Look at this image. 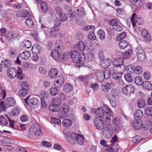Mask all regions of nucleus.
<instances>
[{"instance_id": "62", "label": "nucleus", "mask_w": 152, "mask_h": 152, "mask_svg": "<svg viewBox=\"0 0 152 152\" xmlns=\"http://www.w3.org/2000/svg\"><path fill=\"white\" fill-rule=\"evenodd\" d=\"M12 37L11 41L13 42L15 40L19 38L18 34L15 31H12Z\"/></svg>"}, {"instance_id": "33", "label": "nucleus", "mask_w": 152, "mask_h": 152, "mask_svg": "<svg viewBox=\"0 0 152 152\" xmlns=\"http://www.w3.org/2000/svg\"><path fill=\"white\" fill-rule=\"evenodd\" d=\"M135 69V66L132 64L127 66L125 69V70L128 73L132 74H133L134 73Z\"/></svg>"}, {"instance_id": "22", "label": "nucleus", "mask_w": 152, "mask_h": 152, "mask_svg": "<svg viewBox=\"0 0 152 152\" xmlns=\"http://www.w3.org/2000/svg\"><path fill=\"white\" fill-rule=\"evenodd\" d=\"M17 50L13 48L10 50L8 52V55L10 58L13 59L15 58L17 55Z\"/></svg>"}, {"instance_id": "42", "label": "nucleus", "mask_w": 152, "mask_h": 152, "mask_svg": "<svg viewBox=\"0 0 152 152\" xmlns=\"http://www.w3.org/2000/svg\"><path fill=\"white\" fill-rule=\"evenodd\" d=\"M114 62L115 66H119L124 65V61L121 58H117L114 60Z\"/></svg>"}, {"instance_id": "27", "label": "nucleus", "mask_w": 152, "mask_h": 152, "mask_svg": "<svg viewBox=\"0 0 152 152\" xmlns=\"http://www.w3.org/2000/svg\"><path fill=\"white\" fill-rule=\"evenodd\" d=\"M2 115H0V124L6 126L8 123V119Z\"/></svg>"}, {"instance_id": "46", "label": "nucleus", "mask_w": 152, "mask_h": 152, "mask_svg": "<svg viewBox=\"0 0 152 152\" xmlns=\"http://www.w3.org/2000/svg\"><path fill=\"white\" fill-rule=\"evenodd\" d=\"M118 45L121 49H124L128 46V43L127 41L122 40L119 43Z\"/></svg>"}, {"instance_id": "47", "label": "nucleus", "mask_w": 152, "mask_h": 152, "mask_svg": "<svg viewBox=\"0 0 152 152\" xmlns=\"http://www.w3.org/2000/svg\"><path fill=\"white\" fill-rule=\"evenodd\" d=\"M120 22L116 18H113L109 21V24L113 27V28L117 25L119 24Z\"/></svg>"}, {"instance_id": "20", "label": "nucleus", "mask_w": 152, "mask_h": 152, "mask_svg": "<svg viewBox=\"0 0 152 152\" xmlns=\"http://www.w3.org/2000/svg\"><path fill=\"white\" fill-rule=\"evenodd\" d=\"M61 54H59L58 51L53 49L51 52L50 56L55 60L60 59Z\"/></svg>"}, {"instance_id": "48", "label": "nucleus", "mask_w": 152, "mask_h": 152, "mask_svg": "<svg viewBox=\"0 0 152 152\" xmlns=\"http://www.w3.org/2000/svg\"><path fill=\"white\" fill-rule=\"evenodd\" d=\"M55 46L56 49H60L62 50L63 49V43L61 40L57 41L55 43Z\"/></svg>"}, {"instance_id": "13", "label": "nucleus", "mask_w": 152, "mask_h": 152, "mask_svg": "<svg viewBox=\"0 0 152 152\" xmlns=\"http://www.w3.org/2000/svg\"><path fill=\"white\" fill-rule=\"evenodd\" d=\"M143 123L142 121L139 120H134L132 124V126L135 129L138 130L142 128Z\"/></svg>"}, {"instance_id": "32", "label": "nucleus", "mask_w": 152, "mask_h": 152, "mask_svg": "<svg viewBox=\"0 0 152 152\" xmlns=\"http://www.w3.org/2000/svg\"><path fill=\"white\" fill-rule=\"evenodd\" d=\"M20 56L21 58L26 60L28 59L31 56L30 53L27 51H25L20 54Z\"/></svg>"}, {"instance_id": "50", "label": "nucleus", "mask_w": 152, "mask_h": 152, "mask_svg": "<svg viewBox=\"0 0 152 152\" xmlns=\"http://www.w3.org/2000/svg\"><path fill=\"white\" fill-rule=\"evenodd\" d=\"M71 57V53H63L62 55H61L60 60L63 61H65L66 59L69 58Z\"/></svg>"}, {"instance_id": "43", "label": "nucleus", "mask_w": 152, "mask_h": 152, "mask_svg": "<svg viewBox=\"0 0 152 152\" xmlns=\"http://www.w3.org/2000/svg\"><path fill=\"white\" fill-rule=\"evenodd\" d=\"M48 109L50 111L54 112L58 111L60 109V107L56 106L52 103L49 106Z\"/></svg>"}, {"instance_id": "24", "label": "nucleus", "mask_w": 152, "mask_h": 152, "mask_svg": "<svg viewBox=\"0 0 152 152\" xmlns=\"http://www.w3.org/2000/svg\"><path fill=\"white\" fill-rule=\"evenodd\" d=\"M72 86L69 84H66L64 85L63 90L64 91L67 93L71 92L73 90Z\"/></svg>"}, {"instance_id": "44", "label": "nucleus", "mask_w": 152, "mask_h": 152, "mask_svg": "<svg viewBox=\"0 0 152 152\" xmlns=\"http://www.w3.org/2000/svg\"><path fill=\"white\" fill-rule=\"evenodd\" d=\"M76 48L81 51H84L85 48L84 43L82 41H80L76 45Z\"/></svg>"}, {"instance_id": "3", "label": "nucleus", "mask_w": 152, "mask_h": 152, "mask_svg": "<svg viewBox=\"0 0 152 152\" xmlns=\"http://www.w3.org/2000/svg\"><path fill=\"white\" fill-rule=\"evenodd\" d=\"M104 112L109 113L110 115L112 113L111 110L107 105H105L102 107L98 108L96 110L95 113L99 117H101L103 115Z\"/></svg>"}, {"instance_id": "51", "label": "nucleus", "mask_w": 152, "mask_h": 152, "mask_svg": "<svg viewBox=\"0 0 152 152\" xmlns=\"http://www.w3.org/2000/svg\"><path fill=\"white\" fill-rule=\"evenodd\" d=\"M111 95L110 96L112 97L115 98L119 94V91L116 88H113L111 89Z\"/></svg>"}, {"instance_id": "34", "label": "nucleus", "mask_w": 152, "mask_h": 152, "mask_svg": "<svg viewBox=\"0 0 152 152\" xmlns=\"http://www.w3.org/2000/svg\"><path fill=\"white\" fill-rule=\"evenodd\" d=\"M102 133L103 135L106 137H111V132L109 128L107 127H104V129L102 131Z\"/></svg>"}, {"instance_id": "56", "label": "nucleus", "mask_w": 152, "mask_h": 152, "mask_svg": "<svg viewBox=\"0 0 152 152\" xmlns=\"http://www.w3.org/2000/svg\"><path fill=\"white\" fill-rule=\"evenodd\" d=\"M22 44L26 48H29L31 45V42L29 40H25L22 42Z\"/></svg>"}, {"instance_id": "45", "label": "nucleus", "mask_w": 152, "mask_h": 152, "mask_svg": "<svg viewBox=\"0 0 152 152\" xmlns=\"http://www.w3.org/2000/svg\"><path fill=\"white\" fill-rule=\"evenodd\" d=\"M26 26L29 28H33L34 26V23L31 18H28L25 21Z\"/></svg>"}, {"instance_id": "31", "label": "nucleus", "mask_w": 152, "mask_h": 152, "mask_svg": "<svg viewBox=\"0 0 152 152\" xmlns=\"http://www.w3.org/2000/svg\"><path fill=\"white\" fill-rule=\"evenodd\" d=\"M143 88L147 90L152 89V84L149 81H145L142 85Z\"/></svg>"}, {"instance_id": "53", "label": "nucleus", "mask_w": 152, "mask_h": 152, "mask_svg": "<svg viewBox=\"0 0 152 152\" xmlns=\"http://www.w3.org/2000/svg\"><path fill=\"white\" fill-rule=\"evenodd\" d=\"M52 103L56 106L60 107L61 104V102L60 99L58 98H55L53 99Z\"/></svg>"}, {"instance_id": "61", "label": "nucleus", "mask_w": 152, "mask_h": 152, "mask_svg": "<svg viewBox=\"0 0 152 152\" xmlns=\"http://www.w3.org/2000/svg\"><path fill=\"white\" fill-rule=\"evenodd\" d=\"M124 77L126 81L128 83H131L133 81L132 76L129 74H125L124 75Z\"/></svg>"}, {"instance_id": "8", "label": "nucleus", "mask_w": 152, "mask_h": 152, "mask_svg": "<svg viewBox=\"0 0 152 152\" xmlns=\"http://www.w3.org/2000/svg\"><path fill=\"white\" fill-rule=\"evenodd\" d=\"M111 60L109 58L104 59L101 61L99 62L100 66L103 68H108L109 67L110 68H112Z\"/></svg>"}, {"instance_id": "59", "label": "nucleus", "mask_w": 152, "mask_h": 152, "mask_svg": "<svg viewBox=\"0 0 152 152\" xmlns=\"http://www.w3.org/2000/svg\"><path fill=\"white\" fill-rule=\"evenodd\" d=\"M145 112L147 115L152 116V107H146L145 109Z\"/></svg>"}, {"instance_id": "11", "label": "nucleus", "mask_w": 152, "mask_h": 152, "mask_svg": "<svg viewBox=\"0 0 152 152\" xmlns=\"http://www.w3.org/2000/svg\"><path fill=\"white\" fill-rule=\"evenodd\" d=\"M39 100L36 98L30 99L28 102V105L32 108H35L37 107L39 104Z\"/></svg>"}, {"instance_id": "58", "label": "nucleus", "mask_w": 152, "mask_h": 152, "mask_svg": "<svg viewBox=\"0 0 152 152\" xmlns=\"http://www.w3.org/2000/svg\"><path fill=\"white\" fill-rule=\"evenodd\" d=\"M62 111L66 112L67 113L69 111L70 108L69 105L66 103H64L62 105L61 107Z\"/></svg>"}, {"instance_id": "63", "label": "nucleus", "mask_w": 152, "mask_h": 152, "mask_svg": "<svg viewBox=\"0 0 152 152\" xmlns=\"http://www.w3.org/2000/svg\"><path fill=\"white\" fill-rule=\"evenodd\" d=\"M61 20L62 22L66 21L67 19V15L64 13H62L60 15H58Z\"/></svg>"}, {"instance_id": "29", "label": "nucleus", "mask_w": 152, "mask_h": 152, "mask_svg": "<svg viewBox=\"0 0 152 152\" xmlns=\"http://www.w3.org/2000/svg\"><path fill=\"white\" fill-rule=\"evenodd\" d=\"M1 64L3 67L7 68L11 66L12 65V62L10 59H4L2 61Z\"/></svg>"}, {"instance_id": "28", "label": "nucleus", "mask_w": 152, "mask_h": 152, "mask_svg": "<svg viewBox=\"0 0 152 152\" xmlns=\"http://www.w3.org/2000/svg\"><path fill=\"white\" fill-rule=\"evenodd\" d=\"M106 97L108 99L112 106L113 107H115L116 105V101L115 99V98L112 97V96H109L108 94H106Z\"/></svg>"}, {"instance_id": "38", "label": "nucleus", "mask_w": 152, "mask_h": 152, "mask_svg": "<svg viewBox=\"0 0 152 152\" xmlns=\"http://www.w3.org/2000/svg\"><path fill=\"white\" fill-rule=\"evenodd\" d=\"M132 53V50L131 49H129L125 51L123 54V56L125 58L127 59L131 57Z\"/></svg>"}, {"instance_id": "10", "label": "nucleus", "mask_w": 152, "mask_h": 152, "mask_svg": "<svg viewBox=\"0 0 152 152\" xmlns=\"http://www.w3.org/2000/svg\"><path fill=\"white\" fill-rule=\"evenodd\" d=\"M17 70L13 67L8 68L7 70V75L10 78L13 79L16 76Z\"/></svg>"}, {"instance_id": "12", "label": "nucleus", "mask_w": 152, "mask_h": 152, "mask_svg": "<svg viewBox=\"0 0 152 152\" xmlns=\"http://www.w3.org/2000/svg\"><path fill=\"white\" fill-rule=\"evenodd\" d=\"M141 35L144 39L147 42L151 40L150 34L146 29H143L142 30Z\"/></svg>"}, {"instance_id": "23", "label": "nucleus", "mask_w": 152, "mask_h": 152, "mask_svg": "<svg viewBox=\"0 0 152 152\" xmlns=\"http://www.w3.org/2000/svg\"><path fill=\"white\" fill-rule=\"evenodd\" d=\"M31 50L32 53L35 54L39 53L41 51V48L37 44H34L32 47Z\"/></svg>"}, {"instance_id": "30", "label": "nucleus", "mask_w": 152, "mask_h": 152, "mask_svg": "<svg viewBox=\"0 0 152 152\" xmlns=\"http://www.w3.org/2000/svg\"><path fill=\"white\" fill-rule=\"evenodd\" d=\"M143 114L142 111L140 109H138L135 112L134 117L136 119H138L140 120V119L142 117Z\"/></svg>"}, {"instance_id": "9", "label": "nucleus", "mask_w": 152, "mask_h": 152, "mask_svg": "<svg viewBox=\"0 0 152 152\" xmlns=\"http://www.w3.org/2000/svg\"><path fill=\"white\" fill-rule=\"evenodd\" d=\"M94 125L96 128L99 130H102L104 127L103 121L99 117H96L94 119Z\"/></svg>"}, {"instance_id": "19", "label": "nucleus", "mask_w": 152, "mask_h": 152, "mask_svg": "<svg viewBox=\"0 0 152 152\" xmlns=\"http://www.w3.org/2000/svg\"><path fill=\"white\" fill-rule=\"evenodd\" d=\"M103 72L98 71L96 73V77L97 80L100 82H102L104 78Z\"/></svg>"}, {"instance_id": "57", "label": "nucleus", "mask_w": 152, "mask_h": 152, "mask_svg": "<svg viewBox=\"0 0 152 152\" xmlns=\"http://www.w3.org/2000/svg\"><path fill=\"white\" fill-rule=\"evenodd\" d=\"M137 105L139 108H143L145 106V102L144 100H139L137 102Z\"/></svg>"}, {"instance_id": "15", "label": "nucleus", "mask_w": 152, "mask_h": 152, "mask_svg": "<svg viewBox=\"0 0 152 152\" xmlns=\"http://www.w3.org/2000/svg\"><path fill=\"white\" fill-rule=\"evenodd\" d=\"M115 86V84L112 82L102 84V90L104 92L108 91L110 89Z\"/></svg>"}, {"instance_id": "54", "label": "nucleus", "mask_w": 152, "mask_h": 152, "mask_svg": "<svg viewBox=\"0 0 152 152\" xmlns=\"http://www.w3.org/2000/svg\"><path fill=\"white\" fill-rule=\"evenodd\" d=\"M50 94L52 96L56 95L58 93L57 89L56 87H52L49 89Z\"/></svg>"}, {"instance_id": "52", "label": "nucleus", "mask_w": 152, "mask_h": 152, "mask_svg": "<svg viewBox=\"0 0 152 152\" xmlns=\"http://www.w3.org/2000/svg\"><path fill=\"white\" fill-rule=\"evenodd\" d=\"M97 35L100 39H103L105 38V34L104 32L101 29H100L97 33Z\"/></svg>"}, {"instance_id": "4", "label": "nucleus", "mask_w": 152, "mask_h": 152, "mask_svg": "<svg viewBox=\"0 0 152 152\" xmlns=\"http://www.w3.org/2000/svg\"><path fill=\"white\" fill-rule=\"evenodd\" d=\"M131 21L132 22L133 27H134L135 26V23L139 25L142 24L143 23V19L142 18L137 16L135 13H134L132 15Z\"/></svg>"}, {"instance_id": "37", "label": "nucleus", "mask_w": 152, "mask_h": 152, "mask_svg": "<svg viewBox=\"0 0 152 152\" xmlns=\"http://www.w3.org/2000/svg\"><path fill=\"white\" fill-rule=\"evenodd\" d=\"M40 6L42 11L44 13L46 12L48 9L46 3L45 1H42L40 4Z\"/></svg>"}, {"instance_id": "14", "label": "nucleus", "mask_w": 152, "mask_h": 152, "mask_svg": "<svg viewBox=\"0 0 152 152\" xmlns=\"http://www.w3.org/2000/svg\"><path fill=\"white\" fill-rule=\"evenodd\" d=\"M77 134L75 133H72L67 138V141L69 143L72 145H74L76 143Z\"/></svg>"}, {"instance_id": "35", "label": "nucleus", "mask_w": 152, "mask_h": 152, "mask_svg": "<svg viewBox=\"0 0 152 152\" xmlns=\"http://www.w3.org/2000/svg\"><path fill=\"white\" fill-rule=\"evenodd\" d=\"M58 28H52L50 30L51 36L54 37H56L58 35Z\"/></svg>"}, {"instance_id": "2", "label": "nucleus", "mask_w": 152, "mask_h": 152, "mask_svg": "<svg viewBox=\"0 0 152 152\" xmlns=\"http://www.w3.org/2000/svg\"><path fill=\"white\" fill-rule=\"evenodd\" d=\"M71 55L72 59L74 62L80 63L81 66H86L85 64V57L84 54L78 53L76 51H73L71 52Z\"/></svg>"}, {"instance_id": "17", "label": "nucleus", "mask_w": 152, "mask_h": 152, "mask_svg": "<svg viewBox=\"0 0 152 152\" xmlns=\"http://www.w3.org/2000/svg\"><path fill=\"white\" fill-rule=\"evenodd\" d=\"M48 74L50 78L51 79L56 78L58 74V70L56 68H52L49 70Z\"/></svg>"}, {"instance_id": "36", "label": "nucleus", "mask_w": 152, "mask_h": 152, "mask_svg": "<svg viewBox=\"0 0 152 152\" xmlns=\"http://www.w3.org/2000/svg\"><path fill=\"white\" fill-rule=\"evenodd\" d=\"M76 142L79 145H82L84 142V137L83 135L77 134Z\"/></svg>"}, {"instance_id": "16", "label": "nucleus", "mask_w": 152, "mask_h": 152, "mask_svg": "<svg viewBox=\"0 0 152 152\" xmlns=\"http://www.w3.org/2000/svg\"><path fill=\"white\" fill-rule=\"evenodd\" d=\"M64 83V78L61 75L58 76V80L54 82L55 86L58 88L61 87Z\"/></svg>"}, {"instance_id": "18", "label": "nucleus", "mask_w": 152, "mask_h": 152, "mask_svg": "<svg viewBox=\"0 0 152 152\" xmlns=\"http://www.w3.org/2000/svg\"><path fill=\"white\" fill-rule=\"evenodd\" d=\"M5 105L8 107H12L14 106L15 104V101L14 99L11 97H9L7 98L5 100Z\"/></svg>"}, {"instance_id": "40", "label": "nucleus", "mask_w": 152, "mask_h": 152, "mask_svg": "<svg viewBox=\"0 0 152 152\" xmlns=\"http://www.w3.org/2000/svg\"><path fill=\"white\" fill-rule=\"evenodd\" d=\"M142 77L140 76H137L135 77L134 81L135 83L138 86L142 85L143 82L142 80Z\"/></svg>"}, {"instance_id": "39", "label": "nucleus", "mask_w": 152, "mask_h": 152, "mask_svg": "<svg viewBox=\"0 0 152 152\" xmlns=\"http://www.w3.org/2000/svg\"><path fill=\"white\" fill-rule=\"evenodd\" d=\"M22 70L20 67H19L18 69L17 72L16 76L20 80L23 79L24 77V75L22 73Z\"/></svg>"}, {"instance_id": "7", "label": "nucleus", "mask_w": 152, "mask_h": 152, "mask_svg": "<svg viewBox=\"0 0 152 152\" xmlns=\"http://www.w3.org/2000/svg\"><path fill=\"white\" fill-rule=\"evenodd\" d=\"M112 69L113 72L114 73L121 74L125 71L126 67L124 65L119 66H115L112 64Z\"/></svg>"}, {"instance_id": "1", "label": "nucleus", "mask_w": 152, "mask_h": 152, "mask_svg": "<svg viewBox=\"0 0 152 152\" xmlns=\"http://www.w3.org/2000/svg\"><path fill=\"white\" fill-rule=\"evenodd\" d=\"M41 135V129L39 125L37 123L32 124L29 129V138L31 139L34 140L37 138V136Z\"/></svg>"}, {"instance_id": "41", "label": "nucleus", "mask_w": 152, "mask_h": 152, "mask_svg": "<svg viewBox=\"0 0 152 152\" xmlns=\"http://www.w3.org/2000/svg\"><path fill=\"white\" fill-rule=\"evenodd\" d=\"M63 125L65 127H69L72 124V121L69 119L65 118L62 121Z\"/></svg>"}, {"instance_id": "5", "label": "nucleus", "mask_w": 152, "mask_h": 152, "mask_svg": "<svg viewBox=\"0 0 152 152\" xmlns=\"http://www.w3.org/2000/svg\"><path fill=\"white\" fill-rule=\"evenodd\" d=\"M122 92L125 95H129L134 93L135 91L134 87L131 85H128L123 87Z\"/></svg>"}, {"instance_id": "60", "label": "nucleus", "mask_w": 152, "mask_h": 152, "mask_svg": "<svg viewBox=\"0 0 152 152\" xmlns=\"http://www.w3.org/2000/svg\"><path fill=\"white\" fill-rule=\"evenodd\" d=\"M6 93L4 90H3L0 87V101L4 99L6 97Z\"/></svg>"}, {"instance_id": "21", "label": "nucleus", "mask_w": 152, "mask_h": 152, "mask_svg": "<svg viewBox=\"0 0 152 152\" xmlns=\"http://www.w3.org/2000/svg\"><path fill=\"white\" fill-rule=\"evenodd\" d=\"M110 69V67H109V68L105 69L104 72H103L105 79H108L110 77L111 74V70Z\"/></svg>"}, {"instance_id": "49", "label": "nucleus", "mask_w": 152, "mask_h": 152, "mask_svg": "<svg viewBox=\"0 0 152 152\" xmlns=\"http://www.w3.org/2000/svg\"><path fill=\"white\" fill-rule=\"evenodd\" d=\"M29 90L21 89L18 91V94L21 97H24L26 96L28 94V91Z\"/></svg>"}, {"instance_id": "64", "label": "nucleus", "mask_w": 152, "mask_h": 152, "mask_svg": "<svg viewBox=\"0 0 152 152\" xmlns=\"http://www.w3.org/2000/svg\"><path fill=\"white\" fill-rule=\"evenodd\" d=\"M51 121L54 124L59 125L61 124V121L59 119L54 117H52L51 118Z\"/></svg>"}, {"instance_id": "25", "label": "nucleus", "mask_w": 152, "mask_h": 152, "mask_svg": "<svg viewBox=\"0 0 152 152\" xmlns=\"http://www.w3.org/2000/svg\"><path fill=\"white\" fill-rule=\"evenodd\" d=\"M90 75H86L84 76H80L78 77L79 80L84 83H87L90 79Z\"/></svg>"}, {"instance_id": "26", "label": "nucleus", "mask_w": 152, "mask_h": 152, "mask_svg": "<svg viewBox=\"0 0 152 152\" xmlns=\"http://www.w3.org/2000/svg\"><path fill=\"white\" fill-rule=\"evenodd\" d=\"M20 111L17 107H15L10 111V114L11 116H17L20 113Z\"/></svg>"}, {"instance_id": "6", "label": "nucleus", "mask_w": 152, "mask_h": 152, "mask_svg": "<svg viewBox=\"0 0 152 152\" xmlns=\"http://www.w3.org/2000/svg\"><path fill=\"white\" fill-rule=\"evenodd\" d=\"M137 59L141 61H144L145 59V56L144 51L140 48H137L135 50Z\"/></svg>"}, {"instance_id": "55", "label": "nucleus", "mask_w": 152, "mask_h": 152, "mask_svg": "<svg viewBox=\"0 0 152 152\" xmlns=\"http://www.w3.org/2000/svg\"><path fill=\"white\" fill-rule=\"evenodd\" d=\"M107 149H108V152H117L118 150L117 146L112 144L111 145V147H107Z\"/></svg>"}]
</instances>
